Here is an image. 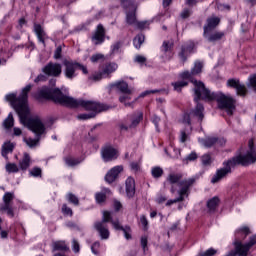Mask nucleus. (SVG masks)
Masks as SVG:
<instances>
[{
	"label": "nucleus",
	"instance_id": "1",
	"mask_svg": "<svg viewBox=\"0 0 256 256\" xmlns=\"http://www.w3.org/2000/svg\"><path fill=\"white\" fill-rule=\"evenodd\" d=\"M31 84H28L22 89L20 96L17 98V94L11 93L5 96L6 101L15 109L20 117V122L24 127H28L30 131H33L35 134V139L33 138H24V142L28 147L33 149L39 145L42 137L47 135V130L45 124L41 121V118H31L29 114V105L27 104V99L29 91H31Z\"/></svg>",
	"mask_w": 256,
	"mask_h": 256
},
{
	"label": "nucleus",
	"instance_id": "2",
	"mask_svg": "<svg viewBox=\"0 0 256 256\" xmlns=\"http://www.w3.org/2000/svg\"><path fill=\"white\" fill-rule=\"evenodd\" d=\"M35 99H50L54 103L59 105H64L65 107H82L86 111H92L88 114H79L77 119L82 121H87V119H93L97 113L101 111H107L109 107L105 104L89 101V100H77L71 96L64 95L59 89H51L48 87H43L37 94H35Z\"/></svg>",
	"mask_w": 256,
	"mask_h": 256
},
{
	"label": "nucleus",
	"instance_id": "3",
	"mask_svg": "<svg viewBox=\"0 0 256 256\" xmlns=\"http://www.w3.org/2000/svg\"><path fill=\"white\" fill-rule=\"evenodd\" d=\"M181 79V81L172 83L174 91H181V89H183V87H187L189 85V81H191V83L194 85V101H196V103H199V99H203L204 101H217L219 109H225L228 115H233V111H235V99H233V97L225 95L221 92H211L201 81L187 78Z\"/></svg>",
	"mask_w": 256,
	"mask_h": 256
},
{
	"label": "nucleus",
	"instance_id": "4",
	"mask_svg": "<svg viewBox=\"0 0 256 256\" xmlns=\"http://www.w3.org/2000/svg\"><path fill=\"white\" fill-rule=\"evenodd\" d=\"M256 161V151L253 140L248 142V151L244 155H239L227 162H224V168L218 170L213 176L211 183H219L220 179H223L227 174L231 173V167L234 165H250V163H255Z\"/></svg>",
	"mask_w": 256,
	"mask_h": 256
},
{
	"label": "nucleus",
	"instance_id": "5",
	"mask_svg": "<svg viewBox=\"0 0 256 256\" xmlns=\"http://www.w3.org/2000/svg\"><path fill=\"white\" fill-rule=\"evenodd\" d=\"M109 222H111V224L113 225L114 229H116V231H121L123 229V227L119 223V220H113L111 216V212L103 211L102 221L96 222L94 224V227L96 231H98L101 239H109V235H110L109 229L107 228V225H105V223H109Z\"/></svg>",
	"mask_w": 256,
	"mask_h": 256
},
{
	"label": "nucleus",
	"instance_id": "6",
	"mask_svg": "<svg viewBox=\"0 0 256 256\" xmlns=\"http://www.w3.org/2000/svg\"><path fill=\"white\" fill-rule=\"evenodd\" d=\"M183 176L181 174L171 173L167 177V183L171 186L170 192L172 195L181 191V186L187 184L188 182L192 181V185L195 183V178H188L184 181H181ZM181 181V182H179Z\"/></svg>",
	"mask_w": 256,
	"mask_h": 256
},
{
	"label": "nucleus",
	"instance_id": "7",
	"mask_svg": "<svg viewBox=\"0 0 256 256\" xmlns=\"http://www.w3.org/2000/svg\"><path fill=\"white\" fill-rule=\"evenodd\" d=\"M205 108L203 107V104L197 103L195 110L191 111L190 114H185L182 118V123L184 125H191V119L192 121L195 119V121H203V111Z\"/></svg>",
	"mask_w": 256,
	"mask_h": 256
},
{
	"label": "nucleus",
	"instance_id": "8",
	"mask_svg": "<svg viewBox=\"0 0 256 256\" xmlns=\"http://www.w3.org/2000/svg\"><path fill=\"white\" fill-rule=\"evenodd\" d=\"M193 186V180H190L188 183L181 185V190H178V198L171 199L166 202V207H171L175 203H179L185 200V197H189V188Z\"/></svg>",
	"mask_w": 256,
	"mask_h": 256
},
{
	"label": "nucleus",
	"instance_id": "9",
	"mask_svg": "<svg viewBox=\"0 0 256 256\" xmlns=\"http://www.w3.org/2000/svg\"><path fill=\"white\" fill-rule=\"evenodd\" d=\"M63 65L65 67L64 76L66 79L73 80L75 77H77V75H79V72H77L79 62L73 60H64Z\"/></svg>",
	"mask_w": 256,
	"mask_h": 256
},
{
	"label": "nucleus",
	"instance_id": "10",
	"mask_svg": "<svg viewBox=\"0 0 256 256\" xmlns=\"http://www.w3.org/2000/svg\"><path fill=\"white\" fill-rule=\"evenodd\" d=\"M122 5L126 9H130V12H126V21L129 25H135L137 23V18L135 16V4L132 0H122Z\"/></svg>",
	"mask_w": 256,
	"mask_h": 256
},
{
	"label": "nucleus",
	"instance_id": "11",
	"mask_svg": "<svg viewBox=\"0 0 256 256\" xmlns=\"http://www.w3.org/2000/svg\"><path fill=\"white\" fill-rule=\"evenodd\" d=\"M43 73L49 77H59L63 73V67L59 63H48L43 69Z\"/></svg>",
	"mask_w": 256,
	"mask_h": 256
},
{
	"label": "nucleus",
	"instance_id": "12",
	"mask_svg": "<svg viewBox=\"0 0 256 256\" xmlns=\"http://www.w3.org/2000/svg\"><path fill=\"white\" fill-rule=\"evenodd\" d=\"M102 159L105 163L109 161H115L119 157V150L113 148V146H105L101 151Z\"/></svg>",
	"mask_w": 256,
	"mask_h": 256
},
{
	"label": "nucleus",
	"instance_id": "13",
	"mask_svg": "<svg viewBox=\"0 0 256 256\" xmlns=\"http://www.w3.org/2000/svg\"><path fill=\"white\" fill-rule=\"evenodd\" d=\"M201 71H203V62L196 61L191 71H184L179 77L180 79H193V75H199Z\"/></svg>",
	"mask_w": 256,
	"mask_h": 256
},
{
	"label": "nucleus",
	"instance_id": "14",
	"mask_svg": "<svg viewBox=\"0 0 256 256\" xmlns=\"http://www.w3.org/2000/svg\"><path fill=\"white\" fill-rule=\"evenodd\" d=\"M228 87H232L233 89H236L237 95H240V97H245L247 95V87L245 84H241V82L237 79H229L227 81Z\"/></svg>",
	"mask_w": 256,
	"mask_h": 256
},
{
	"label": "nucleus",
	"instance_id": "15",
	"mask_svg": "<svg viewBox=\"0 0 256 256\" xmlns=\"http://www.w3.org/2000/svg\"><path fill=\"white\" fill-rule=\"evenodd\" d=\"M123 171V166L122 165H118L113 167L112 169H110L106 176H105V181L107 183H114V181L117 180V177H119V173H122Z\"/></svg>",
	"mask_w": 256,
	"mask_h": 256
},
{
	"label": "nucleus",
	"instance_id": "16",
	"mask_svg": "<svg viewBox=\"0 0 256 256\" xmlns=\"http://www.w3.org/2000/svg\"><path fill=\"white\" fill-rule=\"evenodd\" d=\"M127 119H130V123L128 122L127 127L122 126V129H132L133 127H137V125H139L143 119V112H135L131 115H128Z\"/></svg>",
	"mask_w": 256,
	"mask_h": 256
},
{
	"label": "nucleus",
	"instance_id": "17",
	"mask_svg": "<svg viewBox=\"0 0 256 256\" xmlns=\"http://www.w3.org/2000/svg\"><path fill=\"white\" fill-rule=\"evenodd\" d=\"M103 41H105V28H103V25L99 24L92 36V43H94V45H101Z\"/></svg>",
	"mask_w": 256,
	"mask_h": 256
},
{
	"label": "nucleus",
	"instance_id": "18",
	"mask_svg": "<svg viewBox=\"0 0 256 256\" xmlns=\"http://www.w3.org/2000/svg\"><path fill=\"white\" fill-rule=\"evenodd\" d=\"M173 43L169 41H164L162 44V59L163 61H169L173 58V51L171 50Z\"/></svg>",
	"mask_w": 256,
	"mask_h": 256
},
{
	"label": "nucleus",
	"instance_id": "19",
	"mask_svg": "<svg viewBox=\"0 0 256 256\" xmlns=\"http://www.w3.org/2000/svg\"><path fill=\"white\" fill-rule=\"evenodd\" d=\"M125 191L127 197L131 199L132 197H135V178L128 177L125 181Z\"/></svg>",
	"mask_w": 256,
	"mask_h": 256
},
{
	"label": "nucleus",
	"instance_id": "20",
	"mask_svg": "<svg viewBox=\"0 0 256 256\" xmlns=\"http://www.w3.org/2000/svg\"><path fill=\"white\" fill-rule=\"evenodd\" d=\"M220 19L218 17L212 16L211 18L207 19V24L204 26V35L207 37V33L209 31H213L217 25L220 23Z\"/></svg>",
	"mask_w": 256,
	"mask_h": 256
},
{
	"label": "nucleus",
	"instance_id": "21",
	"mask_svg": "<svg viewBox=\"0 0 256 256\" xmlns=\"http://www.w3.org/2000/svg\"><path fill=\"white\" fill-rule=\"evenodd\" d=\"M199 143H201V145H204V147H213L215 143H217V145H225L226 141L223 138L218 140L215 137H209L206 139H199Z\"/></svg>",
	"mask_w": 256,
	"mask_h": 256
},
{
	"label": "nucleus",
	"instance_id": "22",
	"mask_svg": "<svg viewBox=\"0 0 256 256\" xmlns=\"http://www.w3.org/2000/svg\"><path fill=\"white\" fill-rule=\"evenodd\" d=\"M221 204V199L219 197L214 196L213 198L207 201V209L209 213H215L217 209H219V205Z\"/></svg>",
	"mask_w": 256,
	"mask_h": 256
},
{
	"label": "nucleus",
	"instance_id": "23",
	"mask_svg": "<svg viewBox=\"0 0 256 256\" xmlns=\"http://www.w3.org/2000/svg\"><path fill=\"white\" fill-rule=\"evenodd\" d=\"M34 31H35L40 43H42L45 47V40L49 39V37H47V34L45 33V30H43V27H41L40 24H35Z\"/></svg>",
	"mask_w": 256,
	"mask_h": 256
},
{
	"label": "nucleus",
	"instance_id": "24",
	"mask_svg": "<svg viewBox=\"0 0 256 256\" xmlns=\"http://www.w3.org/2000/svg\"><path fill=\"white\" fill-rule=\"evenodd\" d=\"M31 166V156L27 152L24 153L23 159L19 162V169L27 171Z\"/></svg>",
	"mask_w": 256,
	"mask_h": 256
},
{
	"label": "nucleus",
	"instance_id": "25",
	"mask_svg": "<svg viewBox=\"0 0 256 256\" xmlns=\"http://www.w3.org/2000/svg\"><path fill=\"white\" fill-rule=\"evenodd\" d=\"M112 87H115V89H118V91H121V93H125L126 95H131V90L129 89V85L126 84L125 81L116 82L112 85Z\"/></svg>",
	"mask_w": 256,
	"mask_h": 256
},
{
	"label": "nucleus",
	"instance_id": "26",
	"mask_svg": "<svg viewBox=\"0 0 256 256\" xmlns=\"http://www.w3.org/2000/svg\"><path fill=\"white\" fill-rule=\"evenodd\" d=\"M166 155H169V157H172V159H179L181 157V150L173 147V145H170V147L165 149Z\"/></svg>",
	"mask_w": 256,
	"mask_h": 256
},
{
	"label": "nucleus",
	"instance_id": "27",
	"mask_svg": "<svg viewBox=\"0 0 256 256\" xmlns=\"http://www.w3.org/2000/svg\"><path fill=\"white\" fill-rule=\"evenodd\" d=\"M193 49H195V44L193 42H190L189 46H183L182 51L179 54L182 61H185L187 59V55H189V53H192Z\"/></svg>",
	"mask_w": 256,
	"mask_h": 256
},
{
	"label": "nucleus",
	"instance_id": "28",
	"mask_svg": "<svg viewBox=\"0 0 256 256\" xmlns=\"http://www.w3.org/2000/svg\"><path fill=\"white\" fill-rule=\"evenodd\" d=\"M118 68H119V66L117 65V63L106 64V66L102 70L103 76L104 77H109V75H111V73H115V70L118 69Z\"/></svg>",
	"mask_w": 256,
	"mask_h": 256
},
{
	"label": "nucleus",
	"instance_id": "29",
	"mask_svg": "<svg viewBox=\"0 0 256 256\" xmlns=\"http://www.w3.org/2000/svg\"><path fill=\"white\" fill-rule=\"evenodd\" d=\"M53 251H69V246L65 243V241H55L52 243Z\"/></svg>",
	"mask_w": 256,
	"mask_h": 256
},
{
	"label": "nucleus",
	"instance_id": "30",
	"mask_svg": "<svg viewBox=\"0 0 256 256\" xmlns=\"http://www.w3.org/2000/svg\"><path fill=\"white\" fill-rule=\"evenodd\" d=\"M13 149H15V144L11 142L4 143V145L2 146V156H4L5 159H7V154L13 153Z\"/></svg>",
	"mask_w": 256,
	"mask_h": 256
},
{
	"label": "nucleus",
	"instance_id": "31",
	"mask_svg": "<svg viewBox=\"0 0 256 256\" xmlns=\"http://www.w3.org/2000/svg\"><path fill=\"white\" fill-rule=\"evenodd\" d=\"M250 233L249 229L247 227H242L236 230L235 236L236 239H245L246 236H248Z\"/></svg>",
	"mask_w": 256,
	"mask_h": 256
},
{
	"label": "nucleus",
	"instance_id": "32",
	"mask_svg": "<svg viewBox=\"0 0 256 256\" xmlns=\"http://www.w3.org/2000/svg\"><path fill=\"white\" fill-rule=\"evenodd\" d=\"M107 195H111V190L105 188L103 192L97 193L96 194V201L97 203H103L105 199H107Z\"/></svg>",
	"mask_w": 256,
	"mask_h": 256
},
{
	"label": "nucleus",
	"instance_id": "33",
	"mask_svg": "<svg viewBox=\"0 0 256 256\" xmlns=\"http://www.w3.org/2000/svg\"><path fill=\"white\" fill-rule=\"evenodd\" d=\"M145 42V36L143 34H139L134 38V47L136 49H141V45Z\"/></svg>",
	"mask_w": 256,
	"mask_h": 256
},
{
	"label": "nucleus",
	"instance_id": "34",
	"mask_svg": "<svg viewBox=\"0 0 256 256\" xmlns=\"http://www.w3.org/2000/svg\"><path fill=\"white\" fill-rule=\"evenodd\" d=\"M13 125H15V120L13 119V114L10 113L8 117L4 120L3 126L5 127V129H11Z\"/></svg>",
	"mask_w": 256,
	"mask_h": 256
},
{
	"label": "nucleus",
	"instance_id": "35",
	"mask_svg": "<svg viewBox=\"0 0 256 256\" xmlns=\"http://www.w3.org/2000/svg\"><path fill=\"white\" fill-rule=\"evenodd\" d=\"M5 169L7 173H19V166L15 163H7Z\"/></svg>",
	"mask_w": 256,
	"mask_h": 256
},
{
	"label": "nucleus",
	"instance_id": "36",
	"mask_svg": "<svg viewBox=\"0 0 256 256\" xmlns=\"http://www.w3.org/2000/svg\"><path fill=\"white\" fill-rule=\"evenodd\" d=\"M152 177L159 179L163 175V168L156 166L151 169Z\"/></svg>",
	"mask_w": 256,
	"mask_h": 256
},
{
	"label": "nucleus",
	"instance_id": "37",
	"mask_svg": "<svg viewBox=\"0 0 256 256\" xmlns=\"http://www.w3.org/2000/svg\"><path fill=\"white\" fill-rule=\"evenodd\" d=\"M4 206H6V209L11 205V201H13V193H5L3 196Z\"/></svg>",
	"mask_w": 256,
	"mask_h": 256
},
{
	"label": "nucleus",
	"instance_id": "38",
	"mask_svg": "<svg viewBox=\"0 0 256 256\" xmlns=\"http://www.w3.org/2000/svg\"><path fill=\"white\" fill-rule=\"evenodd\" d=\"M225 36V33L223 32H215L214 34L210 35L208 37V41H219V39H223V37Z\"/></svg>",
	"mask_w": 256,
	"mask_h": 256
},
{
	"label": "nucleus",
	"instance_id": "39",
	"mask_svg": "<svg viewBox=\"0 0 256 256\" xmlns=\"http://www.w3.org/2000/svg\"><path fill=\"white\" fill-rule=\"evenodd\" d=\"M129 100H131V94L123 93L119 98L120 103H124L126 107H131V103H127Z\"/></svg>",
	"mask_w": 256,
	"mask_h": 256
},
{
	"label": "nucleus",
	"instance_id": "40",
	"mask_svg": "<svg viewBox=\"0 0 256 256\" xmlns=\"http://www.w3.org/2000/svg\"><path fill=\"white\" fill-rule=\"evenodd\" d=\"M65 163L69 167H75V165H79V163H81V161L71 158V157H67V158H65Z\"/></svg>",
	"mask_w": 256,
	"mask_h": 256
},
{
	"label": "nucleus",
	"instance_id": "41",
	"mask_svg": "<svg viewBox=\"0 0 256 256\" xmlns=\"http://www.w3.org/2000/svg\"><path fill=\"white\" fill-rule=\"evenodd\" d=\"M117 53H121V42H116L111 46V54L117 55Z\"/></svg>",
	"mask_w": 256,
	"mask_h": 256
},
{
	"label": "nucleus",
	"instance_id": "42",
	"mask_svg": "<svg viewBox=\"0 0 256 256\" xmlns=\"http://www.w3.org/2000/svg\"><path fill=\"white\" fill-rule=\"evenodd\" d=\"M201 161H202V164L205 166L209 165L210 163H213V159L211 158V155H209V154H204L201 157Z\"/></svg>",
	"mask_w": 256,
	"mask_h": 256
},
{
	"label": "nucleus",
	"instance_id": "43",
	"mask_svg": "<svg viewBox=\"0 0 256 256\" xmlns=\"http://www.w3.org/2000/svg\"><path fill=\"white\" fill-rule=\"evenodd\" d=\"M67 199L69 203H72L73 205H79V198H77V196H75L74 194H67Z\"/></svg>",
	"mask_w": 256,
	"mask_h": 256
},
{
	"label": "nucleus",
	"instance_id": "44",
	"mask_svg": "<svg viewBox=\"0 0 256 256\" xmlns=\"http://www.w3.org/2000/svg\"><path fill=\"white\" fill-rule=\"evenodd\" d=\"M248 81V87H251L256 92V74L251 75Z\"/></svg>",
	"mask_w": 256,
	"mask_h": 256
},
{
	"label": "nucleus",
	"instance_id": "45",
	"mask_svg": "<svg viewBox=\"0 0 256 256\" xmlns=\"http://www.w3.org/2000/svg\"><path fill=\"white\" fill-rule=\"evenodd\" d=\"M105 78H107V76L103 75V71L89 77L91 81H101V79H105Z\"/></svg>",
	"mask_w": 256,
	"mask_h": 256
},
{
	"label": "nucleus",
	"instance_id": "46",
	"mask_svg": "<svg viewBox=\"0 0 256 256\" xmlns=\"http://www.w3.org/2000/svg\"><path fill=\"white\" fill-rule=\"evenodd\" d=\"M217 254V250L210 248L206 250L205 252H200L199 256H213Z\"/></svg>",
	"mask_w": 256,
	"mask_h": 256
},
{
	"label": "nucleus",
	"instance_id": "47",
	"mask_svg": "<svg viewBox=\"0 0 256 256\" xmlns=\"http://www.w3.org/2000/svg\"><path fill=\"white\" fill-rule=\"evenodd\" d=\"M41 168L39 167H34L32 170H30V175L31 177H41Z\"/></svg>",
	"mask_w": 256,
	"mask_h": 256
},
{
	"label": "nucleus",
	"instance_id": "48",
	"mask_svg": "<svg viewBox=\"0 0 256 256\" xmlns=\"http://www.w3.org/2000/svg\"><path fill=\"white\" fill-rule=\"evenodd\" d=\"M62 213H64V215H68L69 217L73 216V210L67 206V204H64L62 206Z\"/></svg>",
	"mask_w": 256,
	"mask_h": 256
},
{
	"label": "nucleus",
	"instance_id": "49",
	"mask_svg": "<svg viewBox=\"0 0 256 256\" xmlns=\"http://www.w3.org/2000/svg\"><path fill=\"white\" fill-rule=\"evenodd\" d=\"M121 231H123L125 239H131V227L125 226L121 229Z\"/></svg>",
	"mask_w": 256,
	"mask_h": 256
},
{
	"label": "nucleus",
	"instance_id": "50",
	"mask_svg": "<svg viewBox=\"0 0 256 256\" xmlns=\"http://www.w3.org/2000/svg\"><path fill=\"white\" fill-rule=\"evenodd\" d=\"M101 59H105V56L103 54H94L90 58V61L92 63H97L98 61H101Z\"/></svg>",
	"mask_w": 256,
	"mask_h": 256
},
{
	"label": "nucleus",
	"instance_id": "51",
	"mask_svg": "<svg viewBox=\"0 0 256 256\" xmlns=\"http://www.w3.org/2000/svg\"><path fill=\"white\" fill-rule=\"evenodd\" d=\"M101 247V244L99 242H94L91 246V251L94 255H99V252L97 251Z\"/></svg>",
	"mask_w": 256,
	"mask_h": 256
},
{
	"label": "nucleus",
	"instance_id": "52",
	"mask_svg": "<svg viewBox=\"0 0 256 256\" xmlns=\"http://www.w3.org/2000/svg\"><path fill=\"white\" fill-rule=\"evenodd\" d=\"M72 251H74V253H79V251H81L79 242H77V240L72 241Z\"/></svg>",
	"mask_w": 256,
	"mask_h": 256
},
{
	"label": "nucleus",
	"instance_id": "53",
	"mask_svg": "<svg viewBox=\"0 0 256 256\" xmlns=\"http://www.w3.org/2000/svg\"><path fill=\"white\" fill-rule=\"evenodd\" d=\"M0 211H7V215H9V217H13V208H11V205H8V208H6V206H2L0 208Z\"/></svg>",
	"mask_w": 256,
	"mask_h": 256
},
{
	"label": "nucleus",
	"instance_id": "54",
	"mask_svg": "<svg viewBox=\"0 0 256 256\" xmlns=\"http://www.w3.org/2000/svg\"><path fill=\"white\" fill-rule=\"evenodd\" d=\"M140 223H141L142 227H144V229L147 230V227L149 225V221H147V217H145V215H142L140 217Z\"/></svg>",
	"mask_w": 256,
	"mask_h": 256
},
{
	"label": "nucleus",
	"instance_id": "55",
	"mask_svg": "<svg viewBox=\"0 0 256 256\" xmlns=\"http://www.w3.org/2000/svg\"><path fill=\"white\" fill-rule=\"evenodd\" d=\"M77 68H78V71H79V70L82 71V73H83L84 75H89V70L87 69V66H85V65H83V64H81V63H78Z\"/></svg>",
	"mask_w": 256,
	"mask_h": 256
},
{
	"label": "nucleus",
	"instance_id": "56",
	"mask_svg": "<svg viewBox=\"0 0 256 256\" xmlns=\"http://www.w3.org/2000/svg\"><path fill=\"white\" fill-rule=\"evenodd\" d=\"M136 63H139L140 65H143L147 61V58L145 56L137 55L134 59Z\"/></svg>",
	"mask_w": 256,
	"mask_h": 256
},
{
	"label": "nucleus",
	"instance_id": "57",
	"mask_svg": "<svg viewBox=\"0 0 256 256\" xmlns=\"http://www.w3.org/2000/svg\"><path fill=\"white\" fill-rule=\"evenodd\" d=\"M150 23L151 22H149V21L138 22L137 27H138V29H147V27H149Z\"/></svg>",
	"mask_w": 256,
	"mask_h": 256
},
{
	"label": "nucleus",
	"instance_id": "58",
	"mask_svg": "<svg viewBox=\"0 0 256 256\" xmlns=\"http://www.w3.org/2000/svg\"><path fill=\"white\" fill-rule=\"evenodd\" d=\"M195 159H197V153L192 152L186 157L184 161H195Z\"/></svg>",
	"mask_w": 256,
	"mask_h": 256
},
{
	"label": "nucleus",
	"instance_id": "59",
	"mask_svg": "<svg viewBox=\"0 0 256 256\" xmlns=\"http://www.w3.org/2000/svg\"><path fill=\"white\" fill-rule=\"evenodd\" d=\"M61 52H62L61 47H57L54 52V59H61Z\"/></svg>",
	"mask_w": 256,
	"mask_h": 256
},
{
	"label": "nucleus",
	"instance_id": "60",
	"mask_svg": "<svg viewBox=\"0 0 256 256\" xmlns=\"http://www.w3.org/2000/svg\"><path fill=\"white\" fill-rule=\"evenodd\" d=\"M191 15V10L189 9H184L181 13L182 19H187Z\"/></svg>",
	"mask_w": 256,
	"mask_h": 256
},
{
	"label": "nucleus",
	"instance_id": "61",
	"mask_svg": "<svg viewBox=\"0 0 256 256\" xmlns=\"http://www.w3.org/2000/svg\"><path fill=\"white\" fill-rule=\"evenodd\" d=\"M40 81H47V76L40 74L37 76V78L34 80L35 83H39Z\"/></svg>",
	"mask_w": 256,
	"mask_h": 256
},
{
	"label": "nucleus",
	"instance_id": "62",
	"mask_svg": "<svg viewBox=\"0 0 256 256\" xmlns=\"http://www.w3.org/2000/svg\"><path fill=\"white\" fill-rule=\"evenodd\" d=\"M180 141L181 143H185V141H187V133H185V130H182L180 133Z\"/></svg>",
	"mask_w": 256,
	"mask_h": 256
},
{
	"label": "nucleus",
	"instance_id": "63",
	"mask_svg": "<svg viewBox=\"0 0 256 256\" xmlns=\"http://www.w3.org/2000/svg\"><path fill=\"white\" fill-rule=\"evenodd\" d=\"M130 167H131L132 171H139V163L133 162L130 164Z\"/></svg>",
	"mask_w": 256,
	"mask_h": 256
},
{
	"label": "nucleus",
	"instance_id": "64",
	"mask_svg": "<svg viewBox=\"0 0 256 256\" xmlns=\"http://www.w3.org/2000/svg\"><path fill=\"white\" fill-rule=\"evenodd\" d=\"M121 207H122L121 202L114 201V209H115V211H119V209H121Z\"/></svg>",
	"mask_w": 256,
	"mask_h": 256
}]
</instances>
